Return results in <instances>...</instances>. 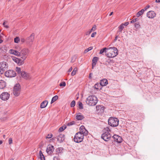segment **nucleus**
<instances>
[{
    "mask_svg": "<svg viewBox=\"0 0 160 160\" xmlns=\"http://www.w3.org/2000/svg\"><path fill=\"white\" fill-rule=\"evenodd\" d=\"M21 86L19 83H16L13 87V93L16 96H18L20 94L21 91Z\"/></svg>",
    "mask_w": 160,
    "mask_h": 160,
    "instance_id": "423d86ee",
    "label": "nucleus"
},
{
    "mask_svg": "<svg viewBox=\"0 0 160 160\" xmlns=\"http://www.w3.org/2000/svg\"><path fill=\"white\" fill-rule=\"evenodd\" d=\"M4 27H6L7 28H8L9 27L7 25H5V26H4Z\"/></svg>",
    "mask_w": 160,
    "mask_h": 160,
    "instance_id": "69168bd1",
    "label": "nucleus"
},
{
    "mask_svg": "<svg viewBox=\"0 0 160 160\" xmlns=\"http://www.w3.org/2000/svg\"><path fill=\"white\" fill-rule=\"evenodd\" d=\"M124 27L123 24H121L119 27V30L117 31V34L118 35H119L122 32V31L124 28Z\"/></svg>",
    "mask_w": 160,
    "mask_h": 160,
    "instance_id": "412c9836",
    "label": "nucleus"
},
{
    "mask_svg": "<svg viewBox=\"0 0 160 160\" xmlns=\"http://www.w3.org/2000/svg\"><path fill=\"white\" fill-rule=\"evenodd\" d=\"M48 104L47 101L45 100L42 102L41 104L40 108H44L46 107Z\"/></svg>",
    "mask_w": 160,
    "mask_h": 160,
    "instance_id": "5701e85b",
    "label": "nucleus"
},
{
    "mask_svg": "<svg viewBox=\"0 0 160 160\" xmlns=\"http://www.w3.org/2000/svg\"><path fill=\"white\" fill-rule=\"evenodd\" d=\"M24 60H21L20 59H19V62H18V64L19 65H21L23 64L24 63Z\"/></svg>",
    "mask_w": 160,
    "mask_h": 160,
    "instance_id": "7c9ffc66",
    "label": "nucleus"
},
{
    "mask_svg": "<svg viewBox=\"0 0 160 160\" xmlns=\"http://www.w3.org/2000/svg\"><path fill=\"white\" fill-rule=\"evenodd\" d=\"M8 67V65L6 62H0V75L3 73Z\"/></svg>",
    "mask_w": 160,
    "mask_h": 160,
    "instance_id": "1a4fd4ad",
    "label": "nucleus"
},
{
    "mask_svg": "<svg viewBox=\"0 0 160 160\" xmlns=\"http://www.w3.org/2000/svg\"><path fill=\"white\" fill-rule=\"evenodd\" d=\"M118 36H116L115 38V41H116L117 40V38H118Z\"/></svg>",
    "mask_w": 160,
    "mask_h": 160,
    "instance_id": "4d7b16f0",
    "label": "nucleus"
},
{
    "mask_svg": "<svg viewBox=\"0 0 160 160\" xmlns=\"http://www.w3.org/2000/svg\"><path fill=\"white\" fill-rule=\"evenodd\" d=\"M39 154L40 156V158L41 160H45V157L44 155L43 154L41 151H40L39 152Z\"/></svg>",
    "mask_w": 160,
    "mask_h": 160,
    "instance_id": "cd10ccee",
    "label": "nucleus"
},
{
    "mask_svg": "<svg viewBox=\"0 0 160 160\" xmlns=\"http://www.w3.org/2000/svg\"><path fill=\"white\" fill-rule=\"evenodd\" d=\"M58 98V96L57 95H56L53 97L51 100V103L52 104L56 100H57Z\"/></svg>",
    "mask_w": 160,
    "mask_h": 160,
    "instance_id": "a878e982",
    "label": "nucleus"
},
{
    "mask_svg": "<svg viewBox=\"0 0 160 160\" xmlns=\"http://www.w3.org/2000/svg\"><path fill=\"white\" fill-rule=\"evenodd\" d=\"M19 58H17L14 57L12 59L15 62L18 64V62H19Z\"/></svg>",
    "mask_w": 160,
    "mask_h": 160,
    "instance_id": "473e14b6",
    "label": "nucleus"
},
{
    "mask_svg": "<svg viewBox=\"0 0 160 160\" xmlns=\"http://www.w3.org/2000/svg\"><path fill=\"white\" fill-rule=\"evenodd\" d=\"M76 102L74 100H73L71 103L70 106L71 107H74L75 105Z\"/></svg>",
    "mask_w": 160,
    "mask_h": 160,
    "instance_id": "72a5a7b5",
    "label": "nucleus"
},
{
    "mask_svg": "<svg viewBox=\"0 0 160 160\" xmlns=\"http://www.w3.org/2000/svg\"><path fill=\"white\" fill-rule=\"evenodd\" d=\"M112 13H113V12H111L110 13V14H109V16H111V15H112Z\"/></svg>",
    "mask_w": 160,
    "mask_h": 160,
    "instance_id": "e2e57ef3",
    "label": "nucleus"
},
{
    "mask_svg": "<svg viewBox=\"0 0 160 160\" xmlns=\"http://www.w3.org/2000/svg\"><path fill=\"white\" fill-rule=\"evenodd\" d=\"M54 150V146L51 144H49L47 147L46 149V152L48 154L52 155Z\"/></svg>",
    "mask_w": 160,
    "mask_h": 160,
    "instance_id": "9b49d317",
    "label": "nucleus"
},
{
    "mask_svg": "<svg viewBox=\"0 0 160 160\" xmlns=\"http://www.w3.org/2000/svg\"><path fill=\"white\" fill-rule=\"evenodd\" d=\"M108 84V80L106 79H102L100 82V84L102 86H105Z\"/></svg>",
    "mask_w": 160,
    "mask_h": 160,
    "instance_id": "6ab92c4d",
    "label": "nucleus"
},
{
    "mask_svg": "<svg viewBox=\"0 0 160 160\" xmlns=\"http://www.w3.org/2000/svg\"><path fill=\"white\" fill-rule=\"evenodd\" d=\"M98 59L99 58L97 57H95L93 58L92 61V63H93V65H96Z\"/></svg>",
    "mask_w": 160,
    "mask_h": 160,
    "instance_id": "b1692460",
    "label": "nucleus"
},
{
    "mask_svg": "<svg viewBox=\"0 0 160 160\" xmlns=\"http://www.w3.org/2000/svg\"><path fill=\"white\" fill-rule=\"evenodd\" d=\"M108 48H105L101 49L100 52L99 53L100 54H102L104 52H106V50H108Z\"/></svg>",
    "mask_w": 160,
    "mask_h": 160,
    "instance_id": "bb28decb",
    "label": "nucleus"
},
{
    "mask_svg": "<svg viewBox=\"0 0 160 160\" xmlns=\"http://www.w3.org/2000/svg\"><path fill=\"white\" fill-rule=\"evenodd\" d=\"M129 24V22H125L124 23H122L121 24H123V26L124 27V26H127Z\"/></svg>",
    "mask_w": 160,
    "mask_h": 160,
    "instance_id": "3c124183",
    "label": "nucleus"
},
{
    "mask_svg": "<svg viewBox=\"0 0 160 160\" xmlns=\"http://www.w3.org/2000/svg\"><path fill=\"white\" fill-rule=\"evenodd\" d=\"M92 48H93L92 47H90L88 48L87 49H86L84 50V52L86 53V52H88L90 51V50H92Z\"/></svg>",
    "mask_w": 160,
    "mask_h": 160,
    "instance_id": "f704fd0d",
    "label": "nucleus"
},
{
    "mask_svg": "<svg viewBox=\"0 0 160 160\" xmlns=\"http://www.w3.org/2000/svg\"><path fill=\"white\" fill-rule=\"evenodd\" d=\"M140 25L138 22L134 24V26L136 28H139L140 27Z\"/></svg>",
    "mask_w": 160,
    "mask_h": 160,
    "instance_id": "ea45409f",
    "label": "nucleus"
},
{
    "mask_svg": "<svg viewBox=\"0 0 160 160\" xmlns=\"http://www.w3.org/2000/svg\"><path fill=\"white\" fill-rule=\"evenodd\" d=\"M3 37L2 36L0 35V43H1L3 42Z\"/></svg>",
    "mask_w": 160,
    "mask_h": 160,
    "instance_id": "de8ad7c7",
    "label": "nucleus"
},
{
    "mask_svg": "<svg viewBox=\"0 0 160 160\" xmlns=\"http://www.w3.org/2000/svg\"><path fill=\"white\" fill-rule=\"evenodd\" d=\"M71 62H73L74 61H72V60L71 61Z\"/></svg>",
    "mask_w": 160,
    "mask_h": 160,
    "instance_id": "774afa93",
    "label": "nucleus"
},
{
    "mask_svg": "<svg viewBox=\"0 0 160 160\" xmlns=\"http://www.w3.org/2000/svg\"><path fill=\"white\" fill-rule=\"evenodd\" d=\"M34 38V34L32 33L29 37L27 38L26 40V42L28 44H30L33 42Z\"/></svg>",
    "mask_w": 160,
    "mask_h": 160,
    "instance_id": "2eb2a0df",
    "label": "nucleus"
},
{
    "mask_svg": "<svg viewBox=\"0 0 160 160\" xmlns=\"http://www.w3.org/2000/svg\"><path fill=\"white\" fill-rule=\"evenodd\" d=\"M14 42L15 43H18L19 41V39L18 37H16L14 38Z\"/></svg>",
    "mask_w": 160,
    "mask_h": 160,
    "instance_id": "58836bf2",
    "label": "nucleus"
},
{
    "mask_svg": "<svg viewBox=\"0 0 160 160\" xmlns=\"http://www.w3.org/2000/svg\"><path fill=\"white\" fill-rule=\"evenodd\" d=\"M104 132L102 134L101 138L105 141H108L111 137V135L109 133L111 132V130L108 127H106L104 129Z\"/></svg>",
    "mask_w": 160,
    "mask_h": 160,
    "instance_id": "f257e3e1",
    "label": "nucleus"
},
{
    "mask_svg": "<svg viewBox=\"0 0 160 160\" xmlns=\"http://www.w3.org/2000/svg\"><path fill=\"white\" fill-rule=\"evenodd\" d=\"M2 48H3L2 47H1L0 46V52H1V50H3Z\"/></svg>",
    "mask_w": 160,
    "mask_h": 160,
    "instance_id": "13d9d810",
    "label": "nucleus"
},
{
    "mask_svg": "<svg viewBox=\"0 0 160 160\" xmlns=\"http://www.w3.org/2000/svg\"><path fill=\"white\" fill-rule=\"evenodd\" d=\"M66 128V126H62V127L59 128L58 130V132H59L60 133V132L62 131H63L64 129H65Z\"/></svg>",
    "mask_w": 160,
    "mask_h": 160,
    "instance_id": "c756f323",
    "label": "nucleus"
},
{
    "mask_svg": "<svg viewBox=\"0 0 160 160\" xmlns=\"http://www.w3.org/2000/svg\"><path fill=\"white\" fill-rule=\"evenodd\" d=\"M12 138H9V144H11L12 143Z\"/></svg>",
    "mask_w": 160,
    "mask_h": 160,
    "instance_id": "09e8293b",
    "label": "nucleus"
},
{
    "mask_svg": "<svg viewBox=\"0 0 160 160\" xmlns=\"http://www.w3.org/2000/svg\"><path fill=\"white\" fill-rule=\"evenodd\" d=\"M108 48L109 49H111L112 50L106 54V55L107 57L109 58H112L115 57L118 55V50L116 48L113 47Z\"/></svg>",
    "mask_w": 160,
    "mask_h": 160,
    "instance_id": "7ed1b4c3",
    "label": "nucleus"
},
{
    "mask_svg": "<svg viewBox=\"0 0 160 160\" xmlns=\"http://www.w3.org/2000/svg\"><path fill=\"white\" fill-rule=\"evenodd\" d=\"M78 132L80 133L84 136H86L88 134V132L83 126H82L80 128V131Z\"/></svg>",
    "mask_w": 160,
    "mask_h": 160,
    "instance_id": "ddd939ff",
    "label": "nucleus"
},
{
    "mask_svg": "<svg viewBox=\"0 0 160 160\" xmlns=\"http://www.w3.org/2000/svg\"><path fill=\"white\" fill-rule=\"evenodd\" d=\"M21 50L20 48H19L17 50H15L12 49H10L9 51V53L12 54L16 56L19 57L20 53L19 51Z\"/></svg>",
    "mask_w": 160,
    "mask_h": 160,
    "instance_id": "f8f14e48",
    "label": "nucleus"
},
{
    "mask_svg": "<svg viewBox=\"0 0 160 160\" xmlns=\"http://www.w3.org/2000/svg\"><path fill=\"white\" fill-rule=\"evenodd\" d=\"M59 86L61 87V86L65 87L66 86V83L64 82H62L60 84Z\"/></svg>",
    "mask_w": 160,
    "mask_h": 160,
    "instance_id": "4c0bfd02",
    "label": "nucleus"
},
{
    "mask_svg": "<svg viewBox=\"0 0 160 160\" xmlns=\"http://www.w3.org/2000/svg\"><path fill=\"white\" fill-rule=\"evenodd\" d=\"M119 120L117 118H110L108 120V123L112 127H115L118 125Z\"/></svg>",
    "mask_w": 160,
    "mask_h": 160,
    "instance_id": "39448f33",
    "label": "nucleus"
},
{
    "mask_svg": "<svg viewBox=\"0 0 160 160\" xmlns=\"http://www.w3.org/2000/svg\"><path fill=\"white\" fill-rule=\"evenodd\" d=\"M84 116L81 115L80 113L76 115V118L78 120H81L84 118Z\"/></svg>",
    "mask_w": 160,
    "mask_h": 160,
    "instance_id": "4be33fe9",
    "label": "nucleus"
},
{
    "mask_svg": "<svg viewBox=\"0 0 160 160\" xmlns=\"http://www.w3.org/2000/svg\"><path fill=\"white\" fill-rule=\"evenodd\" d=\"M72 67H71V68H70L68 70V72H71L72 71Z\"/></svg>",
    "mask_w": 160,
    "mask_h": 160,
    "instance_id": "6e6d98bb",
    "label": "nucleus"
},
{
    "mask_svg": "<svg viewBox=\"0 0 160 160\" xmlns=\"http://www.w3.org/2000/svg\"><path fill=\"white\" fill-rule=\"evenodd\" d=\"M74 122H70L68 123L67 125L68 126H71L74 124Z\"/></svg>",
    "mask_w": 160,
    "mask_h": 160,
    "instance_id": "a18cd8bd",
    "label": "nucleus"
},
{
    "mask_svg": "<svg viewBox=\"0 0 160 160\" xmlns=\"http://www.w3.org/2000/svg\"><path fill=\"white\" fill-rule=\"evenodd\" d=\"M149 7L150 6L149 5L147 6L143 9V10H144V11L145 12V11H146Z\"/></svg>",
    "mask_w": 160,
    "mask_h": 160,
    "instance_id": "49530a36",
    "label": "nucleus"
},
{
    "mask_svg": "<svg viewBox=\"0 0 160 160\" xmlns=\"http://www.w3.org/2000/svg\"><path fill=\"white\" fill-rule=\"evenodd\" d=\"M21 75L22 78L26 79H30L31 78V76L29 73H27L24 71H22Z\"/></svg>",
    "mask_w": 160,
    "mask_h": 160,
    "instance_id": "dca6fc26",
    "label": "nucleus"
},
{
    "mask_svg": "<svg viewBox=\"0 0 160 160\" xmlns=\"http://www.w3.org/2000/svg\"><path fill=\"white\" fill-rule=\"evenodd\" d=\"M52 136V134H48L47 136L46 137V138H51Z\"/></svg>",
    "mask_w": 160,
    "mask_h": 160,
    "instance_id": "c03bdc74",
    "label": "nucleus"
},
{
    "mask_svg": "<svg viewBox=\"0 0 160 160\" xmlns=\"http://www.w3.org/2000/svg\"><path fill=\"white\" fill-rule=\"evenodd\" d=\"M2 143V140H0V145Z\"/></svg>",
    "mask_w": 160,
    "mask_h": 160,
    "instance_id": "0e129e2a",
    "label": "nucleus"
},
{
    "mask_svg": "<svg viewBox=\"0 0 160 160\" xmlns=\"http://www.w3.org/2000/svg\"><path fill=\"white\" fill-rule=\"evenodd\" d=\"M91 73H90L89 74V78H91Z\"/></svg>",
    "mask_w": 160,
    "mask_h": 160,
    "instance_id": "680f3d73",
    "label": "nucleus"
},
{
    "mask_svg": "<svg viewBox=\"0 0 160 160\" xmlns=\"http://www.w3.org/2000/svg\"><path fill=\"white\" fill-rule=\"evenodd\" d=\"M78 106L79 107V108L80 109H83V105L81 102H78Z\"/></svg>",
    "mask_w": 160,
    "mask_h": 160,
    "instance_id": "2f4dec72",
    "label": "nucleus"
},
{
    "mask_svg": "<svg viewBox=\"0 0 160 160\" xmlns=\"http://www.w3.org/2000/svg\"><path fill=\"white\" fill-rule=\"evenodd\" d=\"M112 137L114 139V141L118 143H120L122 142V138L118 135H114Z\"/></svg>",
    "mask_w": 160,
    "mask_h": 160,
    "instance_id": "a211bd4d",
    "label": "nucleus"
},
{
    "mask_svg": "<svg viewBox=\"0 0 160 160\" xmlns=\"http://www.w3.org/2000/svg\"><path fill=\"white\" fill-rule=\"evenodd\" d=\"M144 10H143V9H141L140 11H139L137 14V17H138L140 16H141L142 15L143 13L144 12Z\"/></svg>",
    "mask_w": 160,
    "mask_h": 160,
    "instance_id": "393cba45",
    "label": "nucleus"
},
{
    "mask_svg": "<svg viewBox=\"0 0 160 160\" xmlns=\"http://www.w3.org/2000/svg\"><path fill=\"white\" fill-rule=\"evenodd\" d=\"M77 71V68H75L71 73V75L72 76H74L76 74V72Z\"/></svg>",
    "mask_w": 160,
    "mask_h": 160,
    "instance_id": "c85d7f7f",
    "label": "nucleus"
},
{
    "mask_svg": "<svg viewBox=\"0 0 160 160\" xmlns=\"http://www.w3.org/2000/svg\"><path fill=\"white\" fill-rule=\"evenodd\" d=\"M16 71L18 73H21V71L20 68H18V67H17L16 68Z\"/></svg>",
    "mask_w": 160,
    "mask_h": 160,
    "instance_id": "c9c22d12",
    "label": "nucleus"
},
{
    "mask_svg": "<svg viewBox=\"0 0 160 160\" xmlns=\"http://www.w3.org/2000/svg\"><path fill=\"white\" fill-rule=\"evenodd\" d=\"M138 20V19L137 18H135V19H133V20H132L130 22L131 23H134V22H136V21Z\"/></svg>",
    "mask_w": 160,
    "mask_h": 160,
    "instance_id": "a19ab883",
    "label": "nucleus"
},
{
    "mask_svg": "<svg viewBox=\"0 0 160 160\" xmlns=\"http://www.w3.org/2000/svg\"><path fill=\"white\" fill-rule=\"evenodd\" d=\"M84 135L80 132H77L73 138L74 141L76 143L82 142L83 139Z\"/></svg>",
    "mask_w": 160,
    "mask_h": 160,
    "instance_id": "0eeeda50",
    "label": "nucleus"
},
{
    "mask_svg": "<svg viewBox=\"0 0 160 160\" xmlns=\"http://www.w3.org/2000/svg\"><path fill=\"white\" fill-rule=\"evenodd\" d=\"M95 65H93V63H92V68H93Z\"/></svg>",
    "mask_w": 160,
    "mask_h": 160,
    "instance_id": "052dcab7",
    "label": "nucleus"
},
{
    "mask_svg": "<svg viewBox=\"0 0 160 160\" xmlns=\"http://www.w3.org/2000/svg\"><path fill=\"white\" fill-rule=\"evenodd\" d=\"M21 41L22 42H24L25 41L26 42V40H25L24 38H22L21 39Z\"/></svg>",
    "mask_w": 160,
    "mask_h": 160,
    "instance_id": "5fc2aeb1",
    "label": "nucleus"
},
{
    "mask_svg": "<svg viewBox=\"0 0 160 160\" xmlns=\"http://www.w3.org/2000/svg\"><path fill=\"white\" fill-rule=\"evenodd\" d=\"M9 97V94L7 92H3L0 96L1 98L3 100H8Z\"/></svg>",
    "mask_w": 160,
    "mask_h": 160,
    "instance_id": "4468645a",
    "label": "nucleus"
},
{
    "mask_svg": "<svg viewBox=\"0 0 160 160\" xmlns=\"http://www.w3.org/2000/svg\"><path fill=\"white\" fill-rule=\"evenodd\" d=\"M2 24H3V25L4 26H5V22H4Z\"/></svg>",
    "mask_w": 160,
    "mask_h": 160,
    "instance_id": "338daca9",
    "label": "nucleus"
},
{
    "mask_svg": "<svg viewBox=\"0 0 160 160\" xmlns=\"http://www.w3.org/2000/svg\"><path fill=\"white\" fill-rule=\"evenodd\" d=\"M155 2H160V0H156Z\"/></svg>",
    "mask_w": 160,
    "mask_h": 160,
    "instance_id": "bf43d9fd",
    "label": "nucleus"
},
{
    "mask_svg": "<svg viewBox=\"0 0 160 160\" xmlns=\"http://www.w3.org/2000/svg\"><path fill=\"white\" fill-rule=\"evenodd\" d=\"M91 32H92L91 30L88 31L86 32V35H88L90 34V33Z\"/></svg>",
    "mask_w": 160,
    "mask_h": 160,
    "instance_id": "864d4df0",
    "label": "nucleus"
},
{
    "mask_svg": "<svg viewBox=\"0 0 160 160\" xmlns=\"http://www.w3.org/2000/svg\"><path fill=\"white\" fill-rule=\"evenodd\" d=\"M96 32H94L92 34L91 37L92 38L94 37L96 35Z\"/></svg>",
    "mask_w": 160,
    "mask_h": 160,
    "instance_id": "8fccbe9b",
    "label": "nucleus"
},
{
    "mask_svg": "<svg viewBox=\"0 0 160 160\" xmlns=\"http://www.w3.org/2000/svg\"><path fill=\"white\" fill-rule=\"evenodd\" d=\"M96 26L95 25H94L90 30L91 32L94 31L96 29Z\"/></svg>",
    "mask_w": 160,
    "mask_h": 160,
    "instance_id": "37998d69",
    "label": "nucleus"
},
{
    "mask_svg": "<svg viewBox=\"0 0 160 160\" xmlns=\"http://www.w3.org/2000/svg\"><path fill=\"white\" fill-rule=\"evenodd\" d=\"M65 135L59 132L55 133L54 136L52 138V139L54 140L55 138L57 139L58 141L59 142H62L65 139Z\"/></svg>",
    "mask_w": 160,
    "mask_h": 160,
    "instance_id": "20e7f679",
    "label": "nucleus"
},
{
    "mask_svg": "<svg viewBox=\"0 0 160 160\" xmlns=\"http://www.w3.org/2000/svg\"><path fill=\"white\" fill-rule=\"evenodd\" d=\"M102 107L101 105L97 106L96 107V108L97 110L98 111L99 109H102Z\"/></svg>",
    "mask_w": 160,
    "mask_h": 160,
    "instance_id": "e433bc0d",
    "label": "nucleus"
},
{
    "mask_svg": "<svg viewBox=\"0 0 160 160\" xmlns=\"http://www.w3.org/2000/svg\"><path fill=\"white\" fill-rule=\"evenodd\" d=\"M97 98L95 96H89L87 99L86 102L90 106H94L96 105L98 102Z\"/></svg>",
    "mask_w": 160,
    "mask_h": 160,
    "instance_id": "f03ea898",
    "label": "nucleus"
},
{
    "mask_svg": "<svg viewBox=\"0 0 160 160\" xmlns=\"http://www.w3.org/2000/svg\"><path fill=\"white\" fill-rule=\"evenodd\" d=\"M94 87V88L95 89H98V84H95Z\"/></svg>",
    "mask_w": 160,
    "mask_h": 160,
    "instance_id": "603ef678",
    "label": "nucleus"
},
{
    "mask_svg": "<svg viewBox=\"0 0 160 160\" xmlns=\"http://www.w3.org/2000/svg\"><path fill=\"white\" fill-rule=\"evenodd\" d=\"M53 160H60V158L58 156H55L53 158Z\"/></svg>",
    "mask_w": 160,
    "mask_h": 160,
    "instance_id": "79ce46f5",
    "label": "nucleus"
},
{
    "mask_svg": "<svg viewBox=\"0 0 160 160\" xmlns=\"http://www.w3.org/2000/svg\"><path fill=\"white\" fill-rule=\"evenodd\" d=\"M147 17L150 18H153L156 16V13L153 11L148 12L147 14Z\"/></svg>",
    "mask_w": 160,
    "mask_h": 160,
    "instance_id": "f3484780",
    "label": "nucleus"
},
{
    "mask_svg": "<svg viewBox=\"0 0 160 160\" xmlns=\"http://www.w3.org/2000/svg\"><path fill=\"white\" fill-rule=\"evenodd\" d=\"M29 50L26 48H23L20 52L19 57L23 60H25L28 56Z\"/></svg>",
    "mask_w": 160,
    "mask_h": 160,
    "instance_id": "6e6552de",
    "label": "nucleus"
},
{
    "mask_svg": "<svg viewBox=\"0 0 160 160\" xmlns=\"http://www.w3.org/2000/svg\"><path fill=\"white\" fill-rule=\"evenodd\" d=\"M5 75L7 77H14L16 76V73L13 70H9L6 71L5 72Z\"/></svg>",
    "mask_w": 160,
    "mask_h": 160,
    "instance_id": "9d476101",
    "label": "nucleus"
},
{
    "mask_svg": "<svg viewBox=\"0 0 160 160\" xmlns=\"http://www.w3.org/2000/svg\"><path fill=\"white\" fill-rule=\"evenodd\" d=\"M6 86V82L3 80H0V89L4 88Z\"/></svg>",
    "mask_w": 160,
    "mask_h": 160,
    "instance_id": "aec40b11",
    "label": "nucleus"
}]
</instances>
